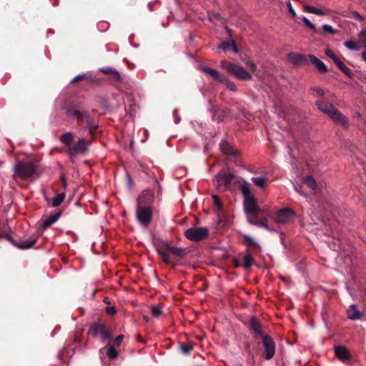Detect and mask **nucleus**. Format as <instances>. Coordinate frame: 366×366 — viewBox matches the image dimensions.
Here are the masks:
<instances>
[{
  "mask_svg": "<svg viewBox=\"0 0 366 366\" xmlns=\"http://www.w3.org/2000/svg\"><path fill=\"white\" fill-rule=\"evenodd\" d=\"M106 311L109 315H114L116 313V310L114 307H107Z\"/></svg>",
  "mask_w": 366,
  "mask_h": 366,
  "instance_id": "nucleus-49",
  "label": "nucleus"
},
{
  "mask_svg": "<svg viewBox=\"0 0 366 366\" xmlns=\"http://www.w3.org/2000/svg\"><path fill=\"white\" fill-rule=\"evenodd\" d=\"M231 74L235 77L244 81L252 79V75L242 66L235 64Z\"/></svg>",
  "mask_w": 366,
  "mask_h": 366,
  "instance_id": "nucleus-10",
  "label": "nucleus"
},
{
  "mask_svg": "<svg viewBox=\"0 0 366 366\" xmlns=\"http://www.w3.org/2000/svg\"><path fill=\"white\" fill-rule=\"evenodd\" d=\"M36 239L33 238L31 239H28L22 242L21 244H18L17 247L19 249H29L30 248L35 242Z\"/></svg>",
  "mask_w": 366,
  "mask_h": 366,
  "instance_id": "nucleus-29",
  "label": "nucleus"
},
{
  "mask_svg": "<svg viewBox=\"0 0 366 366\" xmlns=\"http://www.w3.org/2000/svg\"><path fill=\"white\" fill-rule=\"evenodd\" d=\"M295 216L294 212L289 208H284L278 211L274 217L278 224H286Z\"/></svg>",
  "mask_w": 366,
  "mask_h": 366,
  "instance_id": "nucleus-9",
  "label": "nucleus"
},
{
  "mask_svg": "<svg viewBox=\"0 0 366 366\" xmlns=\"http://www.w3.org/2000/svg\"><path fill=\"white\" fill-rule=\"evenodd\" d=\"M242 237H244L245 243L247 247L251 248L259 247L258 243L250 236L247 234H243Z\"/></svg>",
  "mask_w": 366,
  "mask_h": 366,
  "instance_id": "nucleus-23",
  "label": "nucleus"
},
{
  "mask_svg": "<svg viewBox=\"0 0 366 366\" xmlns=\"http://www.w3.org/2000/svg\"><path fill=\"white\" fill-rule=\"evenodd\" d=\"M212 199H213L214 204L216 206L217 209L219 211H221L222 209V203H221L219 197L217 195H212Z\"/></svg>",
  "mask_w": 366,
  "mask_h": 366,
  "instance_id": "nucleus-40",
  "label": "nucleus"
},
{
  "mask_svg": "<svg viewBox=\"0 0 366 366\" xmlns=\"http://www.w3.org/2000/svg\"><path fill=\"white\" fill-rule=\"evenodd\" d=\"M287 7H288V9H289V11L290 12V14L293 16H296V12L295 11V10L293 9L292 6V4H291V2L290 1H288L287 2Z\"/></svg>",
  "mask_w": 366,
  "mask_h": 366,
  "instance_id": "nucleus-48",
  "label": "nucleus"
},
{
  "mask_svg": "<svg viewBox=\"0 0 366 366\" xmlns=\"http://www.w3.org/2000/svg\"><path fill=\"white\" fill-rule=\"evenodd\" d=\"M305 183L313 192H317V185L315 180L311 176L305 177L303 180Z\"/></svg>",
  "mask_w": 366,
  "mask_h": 366,
  "instance_id": "nucleus-19",
  "label": "nucleus"
},
{
  "mask_svg": "<svg viewBox=\"0 0 366 366\" xmlns=\"http://www.w3.org/2000/svg\"><path fill=\"white\" fill-rule=\"evenodd\" d=\"M295 190L300 194L301 195L305 196L306 194L302 192V190L300 188H295Z\"/></svg>",
  "mask_w": 366,
  "mask_h": 366,
  "instance_id": "nucleus-53",
  "label": "nucleus"
},
{
  "mask_svg": "<svg viewBox=\"0 0 366 366\" xmlns=\"http://www.w3.org/2000/svg\"><path fill=\"white\" fill-rule=\"evenodd\" d=\"M325 54L331 58L335 64L339 60V59L337 58V56L334 54V52L332 51H331L330 49H326L325 50Z\"/></svg>",
  "mask_w": 366,
  "mask_h": 366,
  "instance_id": "nucleus-42",
  "label": "nucleus"
},
{
  "mask_svg": "<svg viewBox=\"0 0 366 366\" xmlns=\"http://www.w3.org/2000/svg\"><path fill=\"white\" fill-rule=\"evenodd\" d=\"M234 175L231 173L220 172L214 179L216 186L219 190L224 191L231 183Z\"/></svg>",
  "mask_w": 366,
  "mask_h": 366,
  "instance_id": "nucleus-6",
  "label": "nucleus"
},
{
  "mask_svg": "<svg viewBox=\"0 0 366 366\" xmlns=\"http://www.w3.org/2000/svg\"><path fill=\"white\" fill-rule=\"evenodd\" d=\"M352 15L354 17H355L360 20H362V16L358 12L354 11Z\"/></svg>",
  "mask_w": 366,
  "mask_h": 366,
  "instance_id": "nucleus-51",
  "label": "nucleus"
},
{
  "mask_svg": "<svg viewBox=\"0 0 366 366\" xmlns=\"http://www.w3.org/2000/svg\"><path fill=\"white\" fill-rule=\"evenodd\" d=\"M302 56L297 53H290L288 54V59L290 61L295 64H300L302 60Z\"/></svg>",
  "mask_w": 366,
  "mask_h": 366,
  "instance_id": "nucleus-25",
  "label": "nucleus"
},
{
  "mask_svg": "<svg viewBox=\"0 0 366 366\" xmlns=\"http://www.w3.org/2000/svg\"><path fill=\"white\" fill-rule=\"evenodd\" d=\"M124 339V335H120L116 337L114 343V346H119Z\"/></svg>",
  "mask_w": 366,
  "mask_h": 366,
  "instance_id": "nucleus-47",
  "label": "nucleus"
},
{
  "mask_svg": "<svg viewBox=\"0 0 366 366\" xmlns=\"http://www.w3.org/2000/svg\"><path fill=\"white\" fill-rule=\"evenodd\" d=\"M335 64L347 76L352 77L353 76L352 70L345 64H343L340 59L335 63Z\"/></svg>",
  "mask_w": 366,
  "mask_h": 366,
  "instance_id": "nucleus-21",
  "label": "nucleus"
},
{
  "mask_svg": "<svg viewBox=\"0 0 366 366\" xmlns=\"http://www.w3.org/2000/svg\"><path fill=\"white\" fill-rule=\"evenodd\" d=\"M83 76H84L83 75H78V76H76L75 78H74L72 79L71 82H75L77 80L81 79V78H83Z\"/></svg>",
  "mask_w": 366,
  "mask_h": 366,
  "instance_id": "nucleus-52",
  "label": "nucleus"
},
{
  "mask_svg": "<svg viewBox=\"0 0 366 366\" xmlns=\"http://www.w3.org/2000/svg\"><path fill=\"white\" fill-rule=\"evenodd\" d=\"M227 31H228L229 34L231 33V29H229L227 28Z\"/></svg>",
  "mask_w": 366,
  "mask_h": 366,
  "instance_id": "nucleus-58",
  "label": "nucleus"
},
{
  "mask_svg": "<svg viewBox=\"0 0 366 366\" xmlns=\"http://www.w3.org/2000/svg\"><path fill=\"white\" fill-rule=\"evenodd\" d=\"M66 114L69 117H72L74 118H76V119H81L84 117V115L80 112L73 109H68L66 111Z\"/></svg>",
  "mask_w": 366,
  "mask_h": 366,
  "instance_id": "nucleus-30",
  "label": "nucleus"
},
{
  "mask_svg": "<svg viewBox=\"0 0 366 366\" xmlns=\"http://www.w3.org/2000/svg\"><path fill=\"white\" fill-rule=\"evenodd\" d=\"M89 332L93 336H99L102 341L110 340L112 336L111 332L100 324H94L92 325L89 329Z\"/></svg>",
  "mask_w": 366,
  "mask_h": 366,
  "instance_id": "nucleus-7",
  "label": "nucleus"
},
{
  "mask_svg": "<svg viewBox=\"0 0 366 366\" xmlns=\"http://www.w3.org/2000/svg\"><path fill=\"white\" fill-rule=\"evenodd\" d=\"M251 180L253 182V184H254L258 187L262 188L266 186V179L264 177H252Z\"/></svg>",
  "mask_w": 366,
  "mask_h": 366,
  "instance_id": "nucleus-27",
  "label": "nucleus"
},
{
  "mask_svg": "<svg viewBox=\"0 0 366 366\" xmlns=\"http://www.w3.org/2000/svg\"><path fill=\"white\" fill-rule=\"evenodd\" d=\"M250 329L257 335L262 337L264 336L261 330V325H259L258 320L256 317H252L250 320Z\"/></svg>",
  "mask_w": 366,
  "mask_h": 366,
  "instance_id": "nucleus-17",
  "label": "nucleus"
},
{
  "mask_svg": "<svg viewBox=\"0 0 366 366\" xmlns=\"http://www.w3.org/2000/svg\"><path fill=\"white\" fill-rule=\"evenodd\" d=\"M143 197H139L138 199V207L137 209V218L139 223L144 227H147L152 216V211L149 207L141 206V203L144 202L142 200Z\"/></svg>",
  "mask_w": 366,
  "mask_h": 366,
  "instance_id": "nucleus-4",
  "label": "nucleus"
},
{
  "mask_svg": "<svg viewBox=\"0 0 366 366\" xmlns=\"http://www.w3.org/2000/svg\"><path fill=\"white\" fill-rule=\"evenodd\" d=\"M310 61L315 66V67L320 71L321 73H326L328 69L326 65L318 58H317L314 55H308L307 56Z\"/></svg>",
  "mask_w": 366,
  "mask_h": 366,
  "instance_id": "nucleus-14",
  "label": "nucleus"
},
{
  "mask_svg": "<svg viewBox=\"0 0 366 366\" xmlns=\"http://www.w3.org/2000/svg\"><path fill=\"white\" fill-rule=\"evenodd\" d=\"M223 82L225 83V85H226V87L227 89L233 91V92L236 91V89H237L236 86L232 81H228V80H224Z\"/></svg>",
  "mask_w": 366,
  "mask_h": 366,
  "instance_id": "nucleus-44",
  "label": "nucleus"
},
{
  "mask_svg": "<svg viewBox=\"0 0 366 366\" xmlns=\"http://www.w3.org/2000/svg\"><path fill=\"white\" fill-rule=\"evenodd\" d=\"M319 95L323 96L325 94L324 90L320 87L312 88Z\"/></svg>",
  "mask_w": 366,
  "mask_h": 366,
  "instance_id": "nucleus-50",
  "label": "nucleus"
},
{
  "mask_svg": "<svg viewBox=\"0 0 366 366\" xmlns=\"http://www.w3.org/2000/svg\"><path fill=\"white\" fill-rule=\"evenodd\" d=\"M221 66L228 71L229 73L232 72L235 64L228 62L225 60H222L220 62Z\"/></svg>",
  "mask_w": 366,
  "mask_h": 366,
  "instance_id": "nucleus-34",
  "label": "nucleus"
},
{
  "mask_svg": "<svg viewBox=\"0 0 366 366\" xmlns=\"http://www.w3.org/2000/svg\"><path fill=\"white\" fill-rule=\"evenodd\" d=\"M262 343L265 352V359H272L275 354V343L271 337L268 335L262 336Z\"/></svg>",
  "mask_w": 366,
  "mask_h": 366,
  "instance_id": "nucleus-8",
  "label": "nucleus"
},
{
  "mask_svg": "<svg viewBox=\"0 0 366 366\" xmlns=\"http://www.w3.org/2000/svg\"><path fill=\"white\" fill-rule=\"evenodd\" d=\"M253 263V259L252 256L249 254L244 255L243 258V267L245 269H249Z\"/></svg>",
  "mask_w": 366,
  "mask_h": 366,
  "instance_id": "nucleus-31",
  "label": "nucleus"
},
{
  "mask_svg": "<svg viewBox=\"0 0 366 366\" xmlns=\"http://www.w3.org/2000/svg\"><path fill=\"white\" fill-rule=\"evenodd\" d=\"M305 11L308 13L320 15V16L328 14L330 11V10L328 9H317V8H315L314 6H305Z\"/></svg>",
  "mask_w": 366,
  "mask_h": 366,
  "instance_id": "nucleus-18",
  "label": "nucleus"
},
{
  "mask_svg": "<svg viewBox=\"0 0 366 366\" xmlns=\"http://www.w3.org/2000/svg\"><path fill=\"white\" fill-rule=\"evenodd\" d=\"M244 64L252 72H255L257 69V65L250 59L244 61Z\"/></svg>",
  "mask_w": 366,
  "mask_h": 366,
  "instance_id": "nucleus-36",
  "label": "nucleus"
},
{
  "mask_svg": "<svg viewBox=\"0 0 366 366\" xmlns=\"http://www.w3.org/2000/svg\"><path fill=\"white\" fill-rule=\"evenodd\" d=\"M68 150L71 155L84 152L86 150L85 140L81 139L78 142L72 144Z\"/></svg>",
  "mask_w": 366,
  "mask_h": 366,
  "instance_id": "nucleus-11",
  "label": "nucleus"
},
{
  "mask_svg": "<svg viewBox=\"0 0 366 366\" xmlns=\"http://www.w3.org/2000/svg\"><path fill=\"white\" fill-rule=\"evenodd\" d=\"M61 141L66 145L68 149L72 144L73 134L71 132H68L60 137Z\"/></svg>",
  "mask_w": 366,
  "mask_h": 366,
  "instance_id": "nucleus-22",
  "label": "nucleus"
},
{
  "mask_svg": "<svg viewBox=\"0 0 366 366\" xmlns=\"http://www.w3.org/2000/svg\"><path fill=\"white\" fill-rule=\"evenodd\" d=\"M168 252L177 257H182L184 255V249L181 247L168 246Z\"/></svg>",
  "mask_w": 366,
  "mask_h": 366,
  "instance_id": "nucleus-20",
  "label": "nucleus"
},
{
  "mask_svg": "<svg viewBox=\"0 0 366 366\" xmlns=\"http://www.w3.org/2000/svg\"><path fill=\"white\" fill-rule=\"evenodd\" d=\"M107 355L112 359L116 358L117 357V352L114 349V346H110L108 348Z\"/></svg>",
  "mask_w": 366,
  "mask_h": 366,
  "instance_id": "nucleus-39",
  "label": "nucleus"
},
{
  "mask_svg": "<svg viewBox=\"0 0 366 366\" xmlns=\"http://www.w3.org/2000/svg\"><path fill=\"white\" fill-rule=\"evenodd\" d=\"M240 189L244 197V210L247 214H257L259 212V208L257 205V200L251 191L249 184L244 182Z\"/></svg>",
  "mask_w": 366,
  "mask_h": 366,
  "instance_id": "nucleus-2",
  "label": "nucleus"
},
{
  "mask_svg": "<svg viewBox=\"0 0 366 366\" xmlns=\"http://www.w3.org/2000/svg\"><path fill=\"white\" fill-rule=\"evenodd\" d=\"M100 71L102 72H103L104 74H115L118 77L119 76V73L116 70H114V69H113L112 68H110V67L102 68L100 69Z\"/></svg>",
  "mask_w": 366,
  "mask_h": 366,
  "instance_id": "nucleus-41",
  "label": "nucleus"
},
{
  "mask_svg": "<svg viewBox=\"0 0 366 366\" xmlns=\"http://www.w3.org/2000/svg\"><path fill=\"white\" fill-rule=\"evenodd\" d=\"M316 105L320 111L328 116L336 124H341L345 128L349 127L347 118L332 104L325 100H320L316 102Z\"/></svg>",
  "mask_w": 366,
  "mask_h": 366,
  "instance_id": "nucleus-1",
  "label": "nucleus"
},
{
  "mask_svg": "<svg viewBox=\"0 0 366 366\" xmlns=\"http://www.w3.org/2000/svg\"><path fill=\"white\" fill-rule=\"evenodd\" d=\"M4 237V236L3 234H0V239H1V238H2V237Z\"/></svg>",
  "mask_w": 366,
  "mask_h": 366,
  "instance_id": "nucleus-59",
  "label": "nucleus"
},
{
  "mask_svg": "<svg viewBox=\"0 0 366 366\" xmlns=\"http://www.w3.org/2000/svg\"><path fill=\"white\" fill-rule=\"evenodd\" d=\"M322 29L325 32L331 34H335L336 33V31L334 29V28L329 24H324L322 26Z\"/></svg>",
  "mask_w": 366,
  "mask_h": 366,
  "instance_id": "nucleus-43",
  "label": "nucleus"
},
{
  "mask_svg": "<svg viewBox=\"0 0 366 366\" xmlns=\"http://www.w3.org/2000/svg\"><path fill=\"white\" fill-rule=\"evenodd\" d=\"M255 225L258 227H262L265 229H268L267 220L266 219H264L259 222H257V223H255Z\"/></svg>",
  "mask_w": 366,
  "mask_h": 366,
  "instance_id": "nucleus-46",
  "label": "nucleus"
},
{
  "mask_svg": "<svg viewBox=\"0 0 366 366\" xmlns=\"http://www.w3.org/2000/svg\"><path fill=\"white\" fill-rule=\"evenodd\" d=\"M361 57H362V59L366 62V52H365H365H362V53L361 54Z\"/></svg>",
  "mask_w": 366,
  "mask_h": 366,
  "instance_id": "nucleus-54",
  "label": "nucleus"
},
{
  "mask_svg": "<svg viewBox=\"0 0 366 366\" xmlns=\"http://www.w3.org/2000/svg\"><path fill=\"white\" fill-rule=\"evenodd\" d=\"M335 355L336 356L342 361L345 362L347 361L349 357V352L347 349L344 346H338L335 347Z\"/></svg>",
  "mask_w": 366,
  "mask_h": 366,
  "instance_id": "nucleus-15",
  "label": "nucleus"
},
{
  "mask_svg": "<svg viewBox=\"0 0 366 366\" xmlns=\"http://www.w3.org/2000/svg\"><path fill=\"white\" fill-rule=\"evenodd\" d=\"M5 237H6V239H7L8 240H9V241H11V242L12 241V239H11V236H9V235H5Z\"/></svg>",
  "mask_w": 366,
  "mask_h": 366,
  "instance_id": "nucleus-57",
  "label": "nucleus"
},
{
  "mask_svg": "<svg viewBox=\"0 0 366 366\" xmlns=\"http://www.w3.org/2000/svg\"><path fill=\"white\" fill-rule=\"evenodd\" d=\"M361 46L366 49V29H363L358 34Z\"/></svg>",
  "mask_w": 366,
  "mask_h": 366,
  "instance_id": "nucleus-32",
  "label": "nucleus"
},
{
  "mask_svg": "<svg viewBox=\"0 0 366 366\" xmlns=\"http://www.w3.org/2000/svg\"><path fill=\"white\" fill-rule=\"evenodd\" d=\"M147 199L149 200L152 197V194L149 192H147Z\"/></svg>",
  "mask_w": 366,
  "mask_h": 366,
  "instance_id": "nucleus-55",
  "label": "nucleus"
},
{
  "mask_svg": "<svg viewBox=\"0 0 366 366\" xmlns=\"http://www.w3.org/2000/svg\"><path fill=\"white\" fill-rule=\"evenodd\" d=\"M220 149L226 154H235V152L227 142H222L220 144Z\"/></svg>",
  "mask_w": 366,
  "mask_h": 366,
  "instance_id": "nucleus-28",
  "label": "nucleus"
},
{
  "mask_svg": "<svg viewBox=\"0 0 366 366\" xmlns=\"http://www.w3.org/2000/svg\"><path fill=\"white\" fill-rule=\"evenodd\" d=\"M180 348L182 350V351L184 353V354H189L192 350V345H182L180 346Z\"/></svg>",
  "mask_w": 366,
  "mask_h": 366,
  "instance_id": "nucleus-45",
  "label": "nucleus"
},
{
  "mask_svg": "<svg viewBox=\"0 0 366 366\" xmlns=\"http://www.w3.org/2000/svg\"><path fill=\"white\" fill-rule=\"evenodd\" d=\"M151 311L152 315L155 317H159L162 314V309L159 305L152 307Z\"/></svg>",
  "mask_w": 366,
  "mask_h": 366,
  "instance_id": "nucleus-38",
  "label": "nucleus"
},
{
  "mask_svg": "<svg viewBox=\"0 0 366 366\" xmlns=\"http://www.w3.org/2000/svg\"><path fill=\"white\" fill-rule=\"evenodd\" d=\"M36 170V167L31 162H19L14 166V176L25 179L32 177Z\"/></svg>",
  "mask_w": 366,
  "mask_h": 366,
  "instance_id": "nucleus-3",
  "label": "nucleus"
},
{
  "mask_svg": "<svg viewBox=\"0 0 366 366\" xmlns=\"http://www.w3.org/2000/svg\"><path fill=\"white\" fill-rule=\"evenodd\" d=\"M200 69L203 72L210 76L214 80L219 81L220 82H223L224 81V77L219 74L218 71L206 66H202Z\"/></svg>",
  "mask_w": 366,
  "mask_h": 366,
  "instance_id": "nucleus-12",
  "label": "nucleus"
},
{
  "mask_svg": "<svg viewBox=\"0 0 366 366\" xmlns=\"http://www.w3.org/2000/svg\"><path fill=\"white\" fill-rule=\"evenodd\" d=\"M185 237L192 241L198 242L209 235L207 227H192L187 229L184 232Z\"/></svg>",
  "mask_w": 366,
  "mask_h": 366,
  "instance_id": "nucleus-5",
  "label": "nucleus"
},
{
  "mask_svg": "<svg viewBox=\"0 0 366 366\" xmlns=\"http://www.w3.org/2000/svg\"><path fill=\"white\" fill-rule=\"evenodd\" d=\"M248 222L250 224H253V225H255V222H253L252 220L251 219H248Z\"/></svg>",
  "mask_w": 366,
  "mask_h": 366,
  "instance_id": "nucleus-56",
  "label": "nucleus"
},
{
  "mask_svg": "<svg viewBox=\"0 0 366 366\" xmlns=\"http://www.w3.org/2000/svg\"><path fill=\"white\" fill-rule=\"evenodd\" d=\"M217 49L227 51L232 49L234 53H238V49L234 39H230L228 41H222L217 47Z\"/></svg>",
  "mask_w": 366,
  "mask_h": 366,
  "instance_id": "nucleus-16",
  "label": "nucleus"
},
{
  "mask_svg": "<svg viewBox=\"0 0 366 366\" xmlns=\"http://www.w3.org/2000/svg\"><path fill=\"white\" fill-rule=\"evenodd\" d=\"M65 199V194L64 193H60L56 195L51 202V206L55 207L59 206Z\"/></svg>",
  "mask_w": 366,
  "mask_h": 366,
  "instance_id": "nucleus-26",
  "label": "nucleus"
},
{
  "mask_svg": "<svg viewBox=\"0 0 366 366\" xmlns=\"http://www.w3.org/2000/svg\"><path fill=\"white\" fill-rule=\"evenodd\" d=\"M158 252V254L162 257V258L165 261V262H169V252H168V247H167V249L166 250H164V249H158L157 250Z\"/></svg>",
  "mask_w": 366,
  "mask_h": 366,
  "instance_id": "nucleus-35",
  "label": "nucleus"
},
{
  "mask_svg": "<svg viewBox=\"0 0 366 366\" xmlns=\"http://www.w3.org/2000/svg\"><path fill=\"white\" fill-rule=\"evenodd\" d=\"M347 314L349 319L352 320H360L363 315L359 311L355 305H351L347 310Z\"/></svg>",
  "mask_w": 366,
  "mask_h": 366,
  "instance_id": "nucleus-13",
  "label": "nucleus"
},
{
  "mask_svg": "<svg viewBox=\"0 0 366 366\" xmlns=\"http://www.w3.org/2000/svg\"><path fill=\"white\" fill-rule=\"evenodd\" d=\"M60 214H56L52 216L49 217L42 224V227L44 228H46L50 227L52 224H54L59 217Z\"/></svg>",
  "mask_w": 366,
  "mask_h": 366,
  "instance_id": "nucleus-24",
  "label": "nucleus"
},
{
  "mask_svg": "<svg viewBox=\"0 0 366 366\" xmlns=\"http://www.w3.org/2000/svg\"><path fill=\"white\" fill-rule=\"evenodd\" d=\"M302 20L307 27L312 29L314 32H317L316 26L312 23L307 17H303Z\"/></svg>",
  "mask_w": 366,
  "mask_h": 366,
  "instance_id": "nucleus-37",
  "label": "nucleus"
},
{
  "mask_svg": "<svg viewBox=\"0 0 366 366\" xmlns=\"http://www.w3.org/2000/svg\"><path fill=\"white\" fill-rule=\"evenodd\" d=\"M345 46L350 50L357 51L362 47L361 46H359L357 44L355 43L352 41H348L345 42L344 44Z\"/></svg>",
  "mask_w": 366,
  "mask_h": 366,
  "instance_id": "nucleus-33",
  "label": "nucleus"
}]
</instances>
